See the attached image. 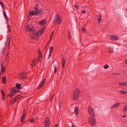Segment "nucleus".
Wrapping results in <instances>:
<instances>
[{
  "label": "nucleus",
  "instance_id": "f257e3e1",
  "mask_svg": "<svg viewBox=\"0 0 127 127\" xmlns=\"http://www.w3.org/2000/svg\"><path fill=\"white\" fill-rule=\"evenodd\" d=\"M80 90L78 88H77L74 91L73 93V100L74 101L78 99L80 94Z\"/></svg>",
  "mask_w": 127,
  "mask_h": 127
},
{
  "label": "nucleus",
  "instance_id": "f03ea898",
  "mask_svg": "<svg viewBox=\"0 0 127 127\" xmlns=\"http://www.w3.org/2000/svg\"><path fill=\"white\" fill-rule=\"evenodd\" d=\"M53 21L59 25L62 22V18L61 16L58 14H56L54 16Z\"/></svg>",
  "mask_w": 127,
  "mask_h": 127
},
{
  "label": "nucleus",
  "instance_id": "7ed1b4c3",
  "mask_svg": "<svg viewBox=\"0 0 127 127\" xmlns=\"http://www.w3.org/2000/svg\"><path fill=\"white\" fill-rule=\"evenodd\" d=\"M29 34L30 37L32 39L35 38L37 40L38 36H40L39 33L38 32H36L34 31L33 32H30Z\"/></svg>",
  "mask_w": 127,
  "mask_h": 127
},
{
  "label": "nucleus",
  "instance_id": "20e7f679",
  "mask_svg": "<svg viewBox=\"0 0 127 127\" xmlns=\"http://www.w3.org/2000/svg\"><path fill=\"white\" fill-rule=\"evenodd\" d=\"M88 109L90 115L92 117H95V113L93 107L90 106H89L88 107Z\"/></svg>",
  "mask_w": 127,
  "mask_h": 127
},
{
  "label": "nucleus",
  "instance_id": "39448f33",
  "mask_svg": "<svg viewBox=\"0 0 127 127\" xmlns=\"http://www.w3.org/2000/svg\"><path fill=\"white\" fill-rule=\"evenodd\" d=\"M25 30L26 31L29 32H33L34 31V29L32 25H28L25 27Z\"/></svg>",
  "mask_w": 127,
  "mask_h": 127
},
{
  "label": "nucleus",
  "instance_id": "423d86ee",
  "mask_svg": "<svg viewBox=\"0 0 127 127\" xmlns=\"http://www.w3.org/2000/svg\"><path fill=\"white\" fill-rule=\"evenodd\" d=\"M88 120L90 124L92 126H94L96 123V120L94 117H90L88 119Z\"/></svg>",
  "mask_w": 127,
  "mask_h": 127
},
{
  "label": "nucleus",
  "instance_id": "0eeeda50",
  "mask_svg": "<svg viewBox=\"0 0 127 127\" xmlns=\"http://www.w3.org/2000/svg\"><path fill=\"white\" fill-rule=\"evenodd\" d=\"M49 121V118L47 117L44 124V127H49L50 126V123Z\"/></svg>",
  "mask_w": 127,
  "mask_h": 127
},
{
  "label": "nucleus",
  "instance_id": "6e6552de",
  "mask_svg": "<svg viewBox=\"0 0 127 127\" xmlns=\"http://www.w3.org/2000/svg\"><path fill=\"white\" fill-rule=\"evenodd\" d=\"M34 15H36L35 10H32V11H30L27 17V19H29V20L30 19V18Z\"/></svg>",
  "mask_w": 127,
  "mask_h": 127
},
{
  "label": "nucleus",
  "instance_id": "1a4fd4ad",
  "mask_svg": "<svg viewBox=\"0 0 127 127\" xmlns=\"http://www.w3.org/2000/svg\"><path fill=\"white\" fill-rule=\"evenodd\" d=\"M6 38L7 39L5 43V45L6 46L9 47L10 46L11 40L9 38L8 36H7Z\"/></svg>",
  "mask_w": 127,
  "mask_h": 127
},
{
  "label": "nucleus",
  "instance_id": "9d476101",
  "mask_svg": "<svg viewBox=\"0 0 127 127\" xmlns=\"http://www.w3.org/2000/svg\"><path fill=\"white\" fill-rule=\"evenodd\" d=\"M110 38L112 40H117L118 39V36L115 35H110Z\"/></svg>",
  "mask_w": 127,
  "mask_h": 127
},
{
  "label": "nucleus",
  "instance_id": "9b49d317",
  "mask_svg": "<svg viewBox=\"0 0 127 127\" xmlns=\"http://www.w3.org/2000/svg\"><path fill=\"white\" fill-rule=\"evenodd\" d=\"M26 117V116L25 113V111L24 110L23 111V113L21 119V121L22 123L23 122Z\"/></svg>",
  "mask_w": 127,
  "mask_h": 127
},
{
  "label": "nucleus",
  "instance_id": "f8f14e48",
  "mask_svg": "<svg viewBox=\"0 0 127 127\" xmlns=\"http://www.w3.org/2000/svg\"><path fill=\"white\" fill-rule=\"evenodd\" d=\"M19 74L21 79H25L26 77V74L25 73H20Z\"/></svg>",
  "mask_w": 127,
  "mask_h": 127
},
{
  "label": "nucleus",
  "instance_id": "ddd939ff",
  "mask_svg": "<svg viewBox=\"0 0 127 127\" xmlns=\"http://www.w3.org/2000/svg\"><path fill=\"white\" fill-rule=\"evenodd\" d=\"M46 28L45 27H44L43 29L42 30H38V33H39V34L40 35V36H41L42 33H43L44 32V31L46 29Z\"/></svg>",
  "mask_w": 127,
  "mask_h": 127
},
{
  "label": "nucleus",
  "instance_id": "4468645a",
  "mask_svg": "<svg viewBox=\"0 0 127 127\" xmlns=\"http://www.w3.org/2000/svg\"><path fill=\"white\" fill-rule=\"evenodd\" d=\"M43 10L41 9H39L38 10L36 11L35 10L36 15H40L43 13Z\"/></svg>",
  "mask_w": 127,
  "mask_h": 127
},
{
  "label": "nucleus",
  "instance_id": "2eb2a0df",
  "mask_svg": "<svg viewBox=\"0 0 127 127\" xmlns=\"http://www.w3.org/2000/svg\"><path fill=\"white\" fill-rule=\"evenodd\" d=\"M62 58L63 59L62 60V64L63 67H64L65 66V62L66 61V59H65L63 57H62Z\"/></svg>",
  "mask_w": 127,
  "mask_h": 127
},
{
  "label": "nucleus",
  "instance_id": "dca6fc26",
  "mask_svg": "<svg viewBox=\"0 0 127 127\" xmlns=\"http://www.w3.org/2000/svg\"><path fill=\"white\" fill-rule=\"evenodd\" d=\"M45 79H44L43 81L40 84L39 86V87H38V89H40L41 88H42L43 86L44 85V84L45 83Z\"/></svg>",
  "mask_w": 127,
  "mask_h": 127
},
{
  "label": "nucleus",
  "instance_id": "f3484780",
  "mask_svg": "<svg viewBox=\"0 0 127 127\" xmlns=\"http://www.w3.org/2000/svg\"><path fill=\"white\" fill-rule=\"evenodd\" d=\"M0 91L1 92V94L2 96V99L3 100H5V93L2 90H0Z\"/></svg>",
  "mask_w": 127,
  "mask_h": 127
},
{
  "label": "nucleus",
  "instance_id": "a211bd4d",
  "mask_svg": "<svg viewBox=\"0 0 127 127\" xmlns=\"http://www.w3.org/2000/svg\"><path fill=\"white\" fill-rule=\"evenodd\" d=\"M3 15H4V17H5V19H6V21L7 22V23H8L9 22V20L8 19V17H7V15L6 14V13L4 10L3 12Z\"/></svg>",
  "mask_w": 127,
  "mask_h": 127
},
{
  "label": "nucleus",
  "instance_id": "6ab92c4d",
  "mask_svg": "<svg viewBox=\"0 0 127 127\" xmlns=\"http://www.w3.org/2000/svg\"><path fill=\"white\" fill-rule=\"evenodd\" d=\"M120 103H115L113 106H112L111 108L112 109L116 107L119 106L120 104Z\"/></svg>",
  "mask_w": 127,
  "mask_h": 127
},
{
  "label": "nucleus",
  "instance_id": "aec40b11",
  "mask_svg": "<svg viewBox=\"0 0 127 127\" xmlns=\"http://www.w3.org/2000/svg\"><path fill=\"white\" fill-rule=\"evenodd\" d=\"M1 70L2 73H3L5 70V67H4L2 64H1Z\"/></svg>",
  "mask_w": 127,
  "mask_h": 127
},
{
  "label": "nucleus",
  "instance_id": "412c9836",
  "mask_svg": "<svg viewBox=\"0 0 127 127\" xmlns=\"http://www.w3.org/2000/svg\"><path fill=\"white\" fill-rule=\"evenodd\" d=\"M2 82L3 84H5L6 83V79L5 76H3L2 79Z\"/></svg>",
  "mask_w": 127,
  "mask_h": 127
},
{
  "label": "nucleus",
  "instance_id": "4be33fe9",
  "mask_svg": "<svg viewBox=\"0 0 127 127\" xmlns=\"http://www.w3.org/2000/svg\"><path fill=\"white\" fill-rule=\"evenodd\" d=\"M15 87L16 88L19 90L22 87L21 84L19 83H17L16 84Z\"/></svg>",
  "mask_w": 127,
  "mask_h": 127
},
{
  "label": "nucleus",
  "instance_id": "5701e85b",
  "mask_svg": "<svg viewBox=\"0 0 127 127\" xmlns=\"http://www.w3.org/2000/svg\"><path fill=\"white\" fill-rule=\"evenodd\" d=\"M38 58H41L42 57V53L40 51V49H38Z\"/></svg>",
  "mask_w": 127,
  "mask_h": 127
},
{
  "label": "nucleus",
  "instance_id": "b1692460",
  "mask_svg": "<svg viewBox=\"0 0 127 127\" xmlns=\"http://www.w3.org/2000/svg\"><path fill=\"white\" fill-rule=\"evenodd\" d=\"M46 21L45 20L43 19L39 22V24L41 25H43L45 24Z\"/></svg>",
  "mask_w": 127,
  "mask_h": 127
},
{
  "label": "nucleus",
  "instance_id": "393cba45",
  "mask_svg": "<svg viewBox=\"0 0 127 127\" xmlns=\"http://www.w3.org/2000/svg\"><path fill=\"white\" fill-rule=\"evenodd\" d=\"M17 99H16L15 97L13 100H10V102H11V103H10V104H11L12 103V104H14L17 101Z\"/></svg>",
  "mask_w": 127,
  "mask_h": 127
},
{
  "label": "nucleus",
  "instance_id": "a878e982",
  "mask_svg": "<svg viewBox=\"0 0 127 127\" xmlns=\"http://www.w3.org/2000/svg\"><path fill=\"white\" fill-rule=\"evenodd\" d=\"M78 109L77 107L76 106L75 109L74 113L75 114L77 115L78 114Z\"/></svg>",
  "mask_w": 127,
  "mask_h": 127
},
{
  "label": "nucleus",
  "instance_id": "bb28decb",
  "mask_svg": "<svg viewBox=\"0 0 127 127\" xmlns=\"http://www.w3.org/2000/svg\"><path fill=\"white\" fill-rule=\"evenodd\" d=\"M16 91L15 89L14 88L11 89L10 91V93L13 94L14 93H15L16 94Z\"/></svg>",
  "mask_w": 127,
  "mask_h": 127
},
{
  "label": "nucleus",
  "instance_id": "cd10ccee",
  "mask_svg": "<svg viewBox=\"0 0 127 127\" xmlns=\"http://www.w3.org/2000/svg\"><path fill=\"white\" fill-rule=\"evenodd\" d=\"M126 82H123L119 83V85H121L123 86H126Z\"/></svg>",
  "mask_w": 127,
  "mask_h": 127
},
{
  "label": "nucleus",
  "instance_id": "c85d7f7f",
  "mask_svg": "<svg viewBox=\"0 0 127 127\" xmlns=\"http://www.w3.org/2000/svg\"><path fill=\"white\" fill-rule=\"evenodd\" d=\"M35 59H34L32 61V62L31 63V65L32 66V67H34V66H35Z\"/></svg>",
  "mask_w": 127,
  "mask_h": 127
},
{
  "label": "nucleus",
  "instance_id": "c756f323",
  "mask_svg": "<svg viewBox=\"0 0 127 127\" xmlns=\"http://www.w3.org/2000/svg\"><path fill=\"white\" fill-rule=\"evenodd\" d=\"M9 52H8L7 54L6 55V61H8L9 58Z\"/></svg>",
  "mask_w": 127,
  "mask_h": 127
},
{
  "label": "nucleus",
  "instance_id": "7c9ffc66",
  "mask_svg": "<svg viewBox=\"0 0 127 127\" xmlns=\"http://www.w3.org/2000/svg\"><path fill=\"white\" fill-rule=\"evenodd\" d=\"M38 4H37L34 7V8L35 10H37L38 9Z\"/></svg>",
  "mask_w": 127,
  "mask_h": 127
},
{
  "label": "nucleus",
  "instance_id": "2f4dec72",
  "mask_svg": "<svg viewBox=\"0 0 127 127\" xmlns=\"http://www.w3.org/2000/svg\"><path fill=\"white\" fill-rule=\"evenodd\" d=\"M15 97L16 99L17 100H18L21 97V96L20 95H17Z\"/></svg>",
  "mask_w": 127,
  "mask_h": 127
},
{
  "label": "nucleus",
  "instance_id": "473e14b6",
  "mask_svg": "<svg viewBox=\"0 0 127 127\" xmlns=\"http://www.w3.org/2000/svg\"><path fill=\"white\" fill-rule=\"evenodd\" d=\"M124 112L126 111L127 110V106L125 105L124 107Z\"/></svg>",
  "mask_w": 127,
  "mask_h": 127
},
{
  "label": "nucleus",
  "instance_id": "72a5a7b5",
  "mask_svg": "<svg viewBox=\"0 0 127 127\" xmlns=\"http://www.w3.org/2000/svg\"><path fill=\"white\" fill-rule=\"evenodd\" d=\"M68 37L69 39H71V34L69 32V31L68 30Z\"/></svg>",
  "mask_w": 127,
  "mask_h": 127
},
{
  "label": "nucleus",
  "instance_id": "f704fd0d",
  "mask_svg": "<svg viewBox=\"0 0 127 127\" xmlns=\"http://www.w3.org/2000/svg\"><path fill=\"white\" fill-rule=\"evenodd\" d=\"M120 92L121 94H124L127 93V92H125L123 90H121L120 91Z\"/></svg>",
  "mask_w": 127,
  "mask_h": 127
},
{
  "label": "nucleus",
  "instance_id": "c9c22d12",
  "mask_svg": "<svg viewBox=\"0 0 127 127\" xmlns=\"http://www.w3.org/2000/svg\"><path fill=\"white\" fill-rule=\"evenodd\" d=\"M53 47H51L50 48L49 52L50 53H51L53 52Z\"/></svg>",
  "mask_w": 127,
  "mask_h": 127
},
{
  "label": "nucleus",
  "instance_id": "e433bc0d",
  "mask_svg": "<svg viewBox=\"0 0 127 127\" xmlns=\"http://www.w3.org/2000/svg\"><path fill=\"white\" fill-rule=\"evenodd\" d=\"M11 94H8V95L10 97H11L13 96L14 95H15V93H12Z\"/></svg>",
  "mask_w": 127,
  "mask_h": 127
},
{
  "label": "nucleus",
  "instance_id": "4c0bfd02",
  "mask_svg": "<svg viewBox=\"0 0 127 127\" xmlns=\"http://www.w3.org/2000/svg\"><path fill=\"white\" fill-rule=\"evenodd\" d=\"M109 67V66L107 64H106L103 66V68L105 69L108 68Z\"/></svg>",
  "mask_w": 127,
  "mask_h": 127
},
{
  "label": "nucleus",
  "instance_id": "58836bf2",
  "mask_svg": "<svg viewBox=\"0 0 127 127\" xmlns=\"http://www.w3.org/2000/svg\"><path fill=\"white\" fill-rule=\"evenodd\" d=\"M7 27L8 28V31L9 32H10L11 31V30L10 29V26L9 25H8L7 26Z\"/></svg>",
  "mask_w": 127,
  "mask_h": 127
},
{
  "label": "nucleus",
  "instance_id": "ea45409f",
  "mask_svg": "<svg viewBox=\"0 0 127 127\" xmlns=\"http://www.w3.org/2000/svg\"><path fill=\"white\" fill-rule=\"evenodd\" d=\"M82 31L84 32L85 33H86L87 31V30L84 28H83L82 29Z\"/></svg>",
  "mask_w": 127,
  "mask_h": 127
},
{
  "label": "nucleus",
  "instance_id": "a19ab883",
  "mask_svg": "<svg viewBox=\"0 0 127 127\" xmlns=\"http://www.w3.org/2000/svg\"><path fill=\"white\" fill-rule=\"evenodd\" d=\"M5 48H3V49L2 50L1 52V53L2 54H4L5 51Z\"/></svg>",
  "mask_w": 127,
  "mask_h": 127
},
{
  "label": "nucleus",
  "instance_id": "79ce46f5",
  "mask_svg": "<svg viewBox=\"0 0 127 127\" xmlns=\"http://www.w3.org/2000/svg\"><path fill=\"white\" fill-rule=\"evenodd\" d=\"M30 123H34V119H32L30 120Z\"/></svg>",
  "mask_w": 127,
  "mask_h": 127
},
{
  "label": "nucleus",
  "instance_id": "37998d69",
  "mask_svg": "<svg viewBox=\"0 0 127 127\" xmlns=\"http://www.w3.org/2000/svg\"><path fill=\"white\" fill-rule=\"evenodd\" d=\"M57 71V67L56 65L54 68V73H55Z\"/></svg>",
  "mask_w": 127,
  "mask_h": 127
},
{
  "label": "nucleus",
  "instance_id": "c03bdc74",
  "mask_svg": "<svg viewBox=\"0 0 127 127\" xmlns=\"http://www.w3.org/2000/svg\"><path fill=\"white\" fill-rule=\"evenodd\" d=\"M74 7L76 9H79V7L78 6V5H74Z\"/></svg>",
  "mask_w": 127,
  "mask_h": 127
},
{
  "label": "nucleus",
  "instance_id": "a18cd8bd",
  "mask_svg": "<svg viewBox=\"0 0 127 127\" xmlns=\"http://www.w3.org/2000/svg\"><path fill=\"white\" fill-rule=\"evenodd\" d=\"M101 19H102V18H100V19H98V24L100 23V22H101Z\"/></svg>",
  "mask_w": 127,
  "mask_h": 127
},
{
  "label": "nucleus",
  "instance_id": "49530a36",
  "mask_svg": "<svg viewBox=\"0 0 127 127\" xmlns=\"http://www.w3.org/2000/svg\"><path fill=\"white\" fill-rule=\"evenodd\" d=\"M49 43H48V42H47V44H46V46L45 47V49H44V50H46V49L47 47V46Z\"/></svg>",
  "mask_w": 127,
  "mask_h": 127
},
{
  "label": "nucleus",
  "instance_id": "de8ad7c7",
  "mask_svg": "<svg viewBox=\"0 0 127 127\" xmlns=\"http://www.w3.org/2000/svg\"><path fill=\"white\" fill-rule=\"evenodd\" d=\"M52 37H53L50 36V39L49 41H48V43H49L50 42L51 40V39L52 38Z\"/></svg>",
  "mask_w": 127,
  "mask_h": 127
},
{
  "label": "nucleus",
  "instance_id": "09e8293b",
  "mask_svg": "<svg viewBox=\"0 0 127 127\" xmlns=\"http://www.w3.org/2000/svg\"><path fill=\"white\" fill-rule=\"evenodd\" d=\"M54 96V95H52L50 97V101H51L52 99L53 98Z\"/></svg>",
  "mask_w": 127,
  "mask_h": 127
},
{
  "label": "nucleus",
  "instance_id": "8fccbe9b",
  "mask_svg": "<svg viewBox=\"0 0 127 127\" xmlns=\"http://www.w3.org/2000/svg\"><path fill=\"white\" fill-rule=\"evenodd\" d=\"M54 31H53L51 33V34L50 36L53 37V35H54Z\"/></svg>",
  "mask_w": 127,
  "mask_h": 127
},
{
  "label": "nucleus",
  "instance_id": "3c124183",
  "mask_svg": "<svg viewBox=\"0 0 127 127\" xmlns=\"http://www.w3.org/2000/svg\"><path fill=\"white\" fill-rule=\"evenodd\" d=\"M99 16L98 17V19L101 18V15L100 13H99Z\"/></svg>",
  "mask_w": 127,
  "mask_h": 127
},
{
  "label": "nucleus",
  "instance_id": "603ef678",
  "mask_svg": "<svg viewBox=\"0 0 127 127\" xmlns=\"http://www.w3.org/2000/svg\"><path fill=\"white\" fill-rule=\"evenodd\" d=\"M113 74H115L116 75H120V74L119 73H112Z\"/></svg>",
  "mask_w": 127,
  "mask_h": 127
},
{
  "label": "nucleus",
  "instance_id": "864d4df0",
  "mask_svg": "<svg viewBox=\"0 0 127 127\" xmlns=\"http://www.w3.org/2000/svg\"><path fill=\"white\" fill-rule=\"evenodd\" d=\"M59 126V125L58 124H56L54 127H58Z\"/></svg>",
  "mask_w": 127,
  "mask_h": 127
},
{
  "label": "nucleus",
  "instance_id": "5fc2aeb1",
  "mask_svg": "<svg viewBox=\"0 0 127 127\" xmlns=\"http://www.w3.org/2000/svg\"><path fill=\"white\" fill-rule=\"evenodd\" d=\"M0 5H1V6H3V5H4L3 3L2 2L0 1Z\"/></svg>",
  "mask_w": 127,
  "mask_h": 127
},
{
  "label": "nucleus",
  "instance_id": "6e6d98bb",
  "mask_svg": "<svg viewBox=\"0 0 127 127\" xmlns=\"http://www.w3.org/2000/svg\"><path fill=\"white\" fill-rule=\"evenodd\" d=\"M109 51L110 52H113L114 51H113V50L112 49H110L109 50Z\"/></svg>",
  "mask_w": 127,
  "mask_h": 127
},
{
  "label": "nucleus",
  "instance_id": "4d7b16f0",
  "mask_svg": "<svg viewBox=\"0 0 127 127\" xmlns=\"http://www.w3.org/2000/svg\"><path fill=\"white\" fill-rule=\"evenodd\" d=\"M81 12L82 13H86V11L85 10H83L81 11Z\"/></svg>",
  "mask_w": 127,
  "mask_h": 127
},
{
  "label": "nucleus",
  "instance_id": "13d9d810",
  "mask_svg": "<svg viewBox=\"0 0 127 127\" xmlns=\"http://www.w3.org/2000/svg\"><path fill=\"white\" fill-rule=\"evenodd\" d=\"M40 59V58H38L37 60V62L38 63L40 62V60L39 59Z\"/></svg>",
  "mask_w": 127,
  "mask_h": 127
},
{
  "label": "nucleus",
  "instance_id": "bf43d9fd",
  "mask_svg": "<svg viewBox=\"0 0 127 127\" xmlns=\"http://www.w3.org/2000/svg\"><path fill=\"white\" fill-rule=\"evenodd\" d=\"M52 53L50 52L49 55V57L48 58V59L49 58H50V57Z\"/></svg>",
  "mask_w": 127,
  "mask_h": 127
},
{
  "label": "nucleus",
  "instance_id": "052dcab7",
  "mask_svg": "<svg viewBox=\"0 0 127 127\" xmlns=\"http://www.w3.org/2000/svg\"><path fill=\"white\" fill-rule=\"evenodd\" d=\"M75 127V125L74 124H72V127Z\"/></svg>",
  "mask_w": 127,
  "mask_h": 127
},
{
  "label": "nucleus",
  "instance_id": "680f3d73",
  "mask_svg": "<svg viewBox=\"0 0 127 127\" xmlns=\"http://www.w3.org/2000/svg\"><path fill=\"white\" fill-rule=\"evenodd\" d=\"M125 62V64H127V59L126 60Z\"/></svg>",
  "mask_w": 127,
  "mask_h": 127
},
{
  "label": "nucleus",
  "instance_id": "e2e57ef3",
  "mask_svg": "<svg viewBox=\"0 0 127 127\" xmlns=\"http://www.w3.org/2000/svg\"><path fill=\"white\" fill-rule=\"evenodd\" d=\"M126 117V115H123L122 116V117L123 118H125Z\"/></svg>",
  "mask_w": 127,
  "mask_h": 127
},
{
  "label": "nucleus",
  "instance_id": "0e129e2a",
  "mask_svg": "<svg viewBox=\"0 0 127 127\" xmlns=\"http://www.w3.org/2000/svg\"><path fill=\"white\" fill-rule=\"evenodd\" d=\"M20 92V91H16V93H17V92Z\"/></svg>",
  "mask_w": 127,
  "mask_h": 127
},
{
  "label": "nucleus",
  "instance_id": "69168bd1",
  "mask_svg": "<svg viewBox=\"0 0 127 127\" xmlns=\"http://www.w3.org/2000/svg\"><path fill=\"white\" fill-rule=\"evenodd\" d=\"M38 0H35V2H38Z\"/></svg>",
  "mask_w": 127,
  "mask_h": 127
},
{
  "label": "nucleus",
  "instance_id": "338daca9",
  "mask_svg": "<svg viewBox=\"0 0 127 127\" xmlns=\"http://www.w3.org/2000/svg\"><path fill=\"white\" fill-rule=\"evenodd\" d=\"M2 7L3 8V9H5V8H4V6L3 5V6H2Z\"/></svg>",
  "mask_w": 127,
  "mask_h": 127
},
{
  "label": "nucleus",
  "instance_id": "774afa93",
  "mask_svg": "<svg viewBox=\"0 0 127 127\" xmlns=\"http://www.w3.org/2000/svg\"><path fill=\"white\" fill-rule=\"evenodd\" d=\"M61 102H60V105L59 106V107H61Z\"/></svg>",
  "mask_w": 127,
  "mask_h": 127
}]
</instances>
